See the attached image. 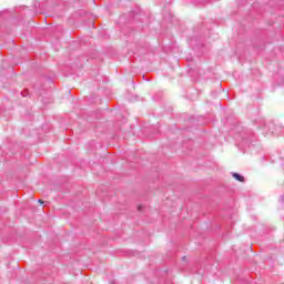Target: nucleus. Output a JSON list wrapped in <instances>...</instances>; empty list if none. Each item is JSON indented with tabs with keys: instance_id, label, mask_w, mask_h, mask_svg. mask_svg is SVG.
<instances>
[{
	"instance_id": "nucleus-5",
	"label": "nucleus",
	"mask_w": 284,
	"mask_h": 284,
	"mask_svg": "<svg viewBox=\"0 0 284 284\" xmlns=\"http://www.w3.org/2000/svg\"><path fill=\"white\" fill-rule=\"evenodd\" d=\"M283 165H284V163H283Z\"/></svg>"
},
{
	"instance_id": "nucleus-4",
	"label": "nucleus",
	"mask_w": 284,
	"mask_h": 284,
	"mask_svg": "<svg viewBox=\"0 0 284 284\" xmlns=\"http://www.w3.org/2000/svg\"><path fill=\"white\" fill-rule=\"evenodd\" d=\"M205 1H210V0H205Z\"/></svg>"
},
{
	"instance_id": "nucleus-1",
	"label": "nucleus",
	"mask_w": 284,
	"mask_h": 284,
	"mask_svg": "<svg viewBox=\"0 0 284 284\" xmlns=\"http://www.w3.org/2000/svg\"><path fill=\"white\" fill-rule=\"evenodd\" d=\"M254 143V134L246 133L242 136L241 148H250Z\"/></svg>"
},
{
	"instance_id": "nucleus-3",
	"label": "nucleus",
	"mask_w": 284,
	"mask_h": 284,
	"mask_svg": "<svg viewBox=\"0 0 284 284\" xmlns=\"http://www.w3.org/2000/svg\"><path fill=\"white\" fill-rule=\"evenodd\" d=\"M38 202H39V203H43V201H42V200H38Z\"/></svg>"
},
{
	"instance_id": "nucleus-2",
	"label": "nucleus",
	"mask_w": 284,
	"mask_h": 284,
	"mask_svg": "<svg viewBox=\"0 0 284 284\" xmlns=\"http://www.w3.org/2000/svg\"><path fill=\"white\" fill-rule=\"evenodd\" d=\"M233 179H235L236 181H240V183H243V181H245V178L239 173H232Z\"/></svg>"
}]
</instances>
